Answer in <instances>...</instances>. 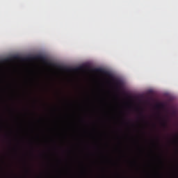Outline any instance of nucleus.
<instances>
[{
	"label": "nucleus",
	"instance_id": "1",
	"mask_svg": "<svg viewBox=\"0 0 178 178\" xmlns=\"http://www.w3.org/2000/svg\"><path fill=\"white\" fill-rule=\"evenodd\" d=\"M0 178H178V175H55V176H30V175H0Z\"/></svg>",
	"mask_w": 178,
	"mask_h": 178
},
{
	"label": "nucleus",
	"instance_id": "2",
	"mask_svg": "<svg viewBox=\"0 0 178 178\" xmlns=\"http://www.w3.org/2000/svg\"><path fill=\"white\" fill-rule=\"evenodd\" d=\"M92 72L99 73V74H102L106 75L108 77H111V73H108V72H106L105 70H104V69H102V68L92 69Z\"/></svg>",
	"mask_w": 178,
	"mask_h": 178
},
{
	"label": "nucleus",
	"instance_id": "3",
	"mask_svg": "<svg viewBox=\"0 0 178 178\" xmlns=\"http://www.w3.org/2000/svg\"><path fill=\"white\" fill-rule=\"evenodd\" d=\"M38 60L40 61H44V58L40 56H36L33 58H27V60Z\"/></svg>",
	"mask_w": 178,
	"mask_h": 178
},
{
	"label": "nucleus",
	"instance_id": "4",
	"mask_svg": "<svg viewBox=\"0 0 178 178\" xmlns=\"http://www.w3.org/2000/svg\"><path fill=\"white\" fill-rule=\"evenodd\" d=\"M114 84H115V87L117 88H120V86H122V81H120L118 79L113 80Z\"/></svg>",
	"mask_w": 178,
	"mask_h": 178
},
{
	"label": "nucleus",
	"instance_id": "5",
	"mask_svg": "<svg viewBox=\"0 0 178 178\" xmlns=\"http://www.w3.org/2000/svg\"><path fill=\"white\" fill-rule=\"evenodd\" d=\"M161 126L163 127V129H167V122H165L164 120H163V122H161Z\"/></svg>",
	"mask_w": 178,
	"mask_h": 178
},
{
	"label": "nucleus",
	"instance_id": "6",
	"mask_svg": "<svg viewBox=\"0 0 178 178\" xmlns=\"http://www.w3.org/2000/svg\"><path fill=\"white\" fill-rule=\"evenodd\" d=\"M80 70V67H76V70Z\"/></svg>",
	"mask_w": 178,
	"mask_h": 178
},
{
	"label": "nucleus",
	"instance_id": "7",
	"mask_svg": "<svg viewBox=\"0 0 178 178\" xmlns=\"http://www.w3.org/2000/svg\"><path fill=\"white\" fill-rule=\"evenodd\" d=\"M30 173V170H27V174Z\"/></svg>",
	"mask_w": 178,
	"mask_h": 178
}]
</instances>
